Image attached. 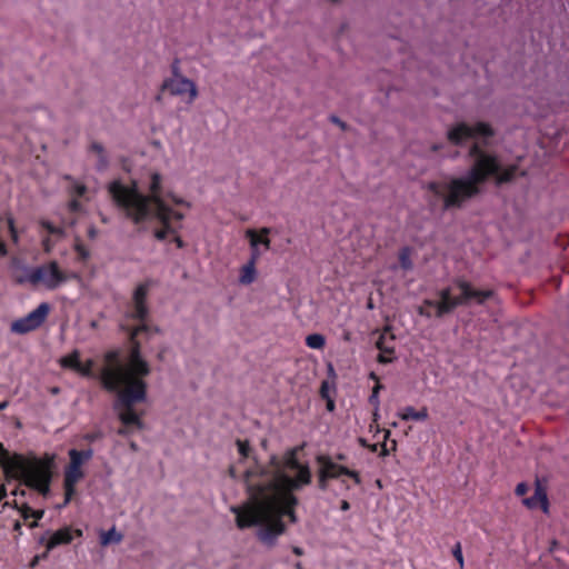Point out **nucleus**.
<instances>
[{"label": "nucleus", "instance_id": "obj_1", "mask_svg": "<svg viewBox=\"0 0 569 569\" xmlns=\"http://www.w3.org/2000/svg\"><path fill=\"white\" fill-rule=\"evenodd\" d=\"M298 451L299 448H291L281 458L271 456L268 466L247 470L249 501L243 507L231 508L238 528L259 526L257 537L267 547H273L286 532L284 516L297 522L293 507L298 499L292 491L311 482L310 468L298 461Z\"/></svg>", "mask_w": 569, "mask_h": 569}, {"label": "nucleus", "instance_id": "obj_2", "mask_svg": "<svg viewBox=\"0 0 569 569\" xmlns=\"http://www.w3.org/2000/svg\"><path fill=\"white\" fill-rule=\"evenodd\" d=\"M150 331V327L146 323L129 329L131 350L127 362L122 363L119 360L117 350L108 351L104 355L106 365L100 371V381L106 390L117 392L113 408L123 425L118 430L120 436H128L132 427L137 429L143 427L141 417L134 411L133 406L146 400L147 383L143 381V377L150 373V367L141 357V343L138 336L141 332L149 333Z\"/></svg>", "mask_w": 569, "mask_h": 569}, {"label": "nucleus", "instance_id": "obj_3", "mask_svg": "<svg viewBox=\"0 0 569 569\" xmlns=\"http://www.w3.org/2000/svg\"><path fill=\"white\" fill-rule=\"evenodd\" d=\"M469 157L473 162L466 176L427 184V190L442 201L443 210L462 208L467 201L480 193V186L491 176L496 178L498 186L510 182L518 169L516 164L501 168L498 157L481 150L478 143L470 147Z\"/></svg>", "mask_w": 569, "mask_h": 569}, {"label": "nucleus", "instance_id": "obj_4", "mask_svg": "<svg viewBox=\"0 0 569 569\" xmlns=\"http://www.w3.org/2000/svg\"><path fill=\"white\" fill-rule=\"evenodd\" d=\"M161 174L153 172L150 177L149 196L139 192L136 184L126 186L120 181H112L109 184V192L116 204L134 224L152 218L166 221L169 207L161 198Z\"/></svg>", "mask_w": 569, "mask_h": 569}, {"label": "nucleus", "instance_id": "obj_5", "mask_svg": "<svg viewBox=\"0 0 569 569\" xmlns=\"http://www.w3.org/2000/svg\"><path fill=\"white\" fill-rule=\"evenodd\" d=\"M0 466L7 478L21 480L27 487L36 489L42 496L50 491L51 462L36 457L28 459L21 455L9 457L8 450L0 443Z\"/></svg>", "mask_w": 569, "mask_h": 569}, {"label": "nucleus", "instance_id": "obj_6", "mask_svg": "<svg viewBox=\"0 0 569 569\" xmlns=\"http://www.w3.org/2000/svg\"><path fill=\"white\" fill-rule=\"evenodd\" d=\"M452 287H447L438 292L439 300L426 299L423 306L435 309L432 313L437 318L451 313L460 306L471 303L482 306L488 299L496 296L491 289H477L463 278H456Z\"/></svg>", "mask_w": 569, "mask_h": 569}, {"label": "nucleus", "instance_id": "obj_7", "mask_svg": "<svg viewBox=\"0 0 569 569\" xmlns=\"http://www.w3.org/2000/svg\"><path fill=\"white\" fill-rule=\"evenodd\" d=\"M70 462L64 469V501L62 506H67L76 491V485L80 481L84 473L81 470V466L89 461L93 457V450H77L70 449L69 452Z\"/></svg>", "mask_w": 569, "mask_h": 569}, {"label": "nucleus", "instance_id": "obj_8", "mask_svg": "<svg viewBox=\"0 0 569 569\" xmlns=\"http://www.w3.org/2000/svg\"><path fill=\"white\" fill-rule=\"evenodd\" d=\"M78 274L72 272L67 274L59 269L57 261L33 267V271L29 277V284L32 287L42 286L47 290H56L69 279H76Z\"/></svg>", "mask_w": 569, "mask_h": 569}, {"label": "nucleus", "instance_id": "obj_9", "mask_svg": "<svg viewBox=\"0 0 569 569\" xmlns=\"http://www.w3.org/2000/svg\"><path fill=\"white\" fill-rule=\"evenodd\" d=\"M493 129L487 122H476L468 124L466 122H458L447 131V139L455 146H460L478 136L492 137Z\"/></svg>", "mask_w": 569, "mask_h": 569}, {"label": "nucleus", "instance_id": "obj_10", "mask_svg": "<svg viewBox=\"0 0 569 569\" xmlns=\"http://www.w3.org/2000/svg\"><path fill=\"white\" fill-rule=\"evenodd\" d=\"M50 310L51 307L48 302H41L27 316L13 321L11 323V331L19 335H26L40 328L48 318Z\"/></svg>", "mask_w": 569, "mask_h": 569}, {"label": "nucleus", "instance_id": "obj_11", "mask_svg": "<svg viewBox=\"0 0 569 569\" xmlns=\"http://www.w3.org/2000/svg\"><path fill=\"white\" fill-rule=\"evenodd\" d=\"M162 91H168L171 96H188L189 104L198 98V89L194 81L184 76L170 77L166 79L161 86Z\"/></svg>", "mask_w": 569, "mask_h": 569}, {"label": "nucleus", "instance_id": "obj_12", "mask_svg": "<svg viewBox=\"0 0 569 569\" xmlns=\"http://www.w3.org/2000/svg\"><path fill=\"white\" fill-rule=\"evenodd\" d=\"M152 286L151 280L139 283L132 293V310L128 312V318L143 322L149 316L147 297Z\"/></svg>", "mask_w": 569, "mask_h": 569}, {"label": "nucleus", "instance_id": "obj_13", "mask_svg": "<svg viewBox=\"0 0 569 569\" xmlns=\"http://www.w3.org/2000/svg\"><path fill=\"white\" fill-rule=\"evenodd\" d=\"M317 462L326 475H329V479H340L346 476L351 478L356 485L361 483V478L358 471L351 470L345 466H341L332 460L329 456L320 455L317 457Z\"/></svg>", "mask_w": 569, "mask_h": 569}, {"label": "nucleus", "instance_id": "obj_14", "mask_svg": "<svg viewBox=\"0 0 569 569\" xmlns=\"http://www.w3.org/2000/svg\"><path fill=\"white\" fill-rule=\"evenodd\" d=\"M376 347L380 350L378 356V361L380 363H390L393 361L392 355L395 352V336L391 332L390 327L387 326L379 335V338L376 341Z\"/></svg>", "mask_w": 569, "mask_h": 569}, {"label": "nucleus", "instance_id": "obj_15", "mask_svg": "<svg viewBox=\"0 0 569 569\" xmlns=\"http://www.w3.org/2000/svg\"><path fill=\"white\" fill-rule=\"evenodd\" d=\"M522 503L529 509H536L538 506L541 507L543 512H548L549 502L546 489L541 486L540 481H536L535 493L531 497L525 498Z\"/></svg>", "mask_w": 569, "mask_h": 569}, {"label": "nucleus", "instance_id": "obj_16", "mask_svg": "<svg viewBox=\"0 0 569 569\" xmlns=\"http://www.w3.org/2000/svg\"><path fill=\"white\" fill-rule=\"evenodd\" d=\"M71 541H72V531H71V529L70 528L59 529L54 533H52V536L48 540V542H47V551L52 550L57 546L70 543ZM47 553L48 552L43 553L42 558H46Z\"/></svg>", "mask_w": 569, "mask_h": 569}, {"label": "nucleus", "instance_id": "obj_17", "mask_svg": "<svg viewBox=\"0 0 569 569\" xmlns=\"http://www.w3.org/2000/svg\"><path fill=\"white\" fill-rule=\"evenodd\" d=\"M398 416L405 421H408V420L423 421L428 418V410H427V408H422L421 410L416 411L413 407L408 406V407L403 408L398 413Z\"/></svg>", "mask_w": 569, "mask_h": 569}, {"label": "nucleus", "instance_id": "obj_18", "mask_svg": "<svg viewBox=\"0 0 569 569\" xmlns=\"http://www.w3.org/2000/svg\"><path fill=\"white\" fill-rule=\"evenodd\" d=\"M90 151L94 152L98 157V162L96 164L97 170H99V171L106 170L109 166V158L106 153L103 146L101 143L94 141L90 144Z\"/></svg>", "mask_w": 569, "mask_h": 569}, {"label": "nucleus", "instance_id": "obj_19", "mask_svg": "<svg viewBox=\"0 0 569 569\" xmlns=\"http://www.w3.org/2000/svg\"><path fill=\"white\" fill-rule=\"evenodd\" d=\"M257 278L256 264L247 262L240 270L239 282L241 284H251Z\"/></svg>", "mask_w": 569, "mask_h": 569}, {"label": "nucleus", "instance_id": "obj_20", "mask_svg": "<svg viewBox=\"0 0 569 569\" xmlns=\"http://www.w3.org/2000/svg\"><path fill=\"white\" fill-rule=\"evenodd\" d=\"M33 271V267L14 266L12 269V278L19 284L29 283V277Z\"/></svg>", "mask_w": 569, "mask_h": 569}, {"label": "nucleus", "instance_id": "obj_21", "mask_svg": "<svg viewBox=\"0 0 569 569\" xmlns=\"http://www.w3.org/2000/svg\"><path fill=\"white\" fill-rule=\"evenodd\" d=\"M80 362V352L78 350H73L71 353L61 358L60 360L62 367L70 368L74 371H77Z\"/></svg>", "mask_w": 569, "mask_h": 569}, {"label": "nucleus", "instance_id": "obj_22", "mask_svg": "<svg viewBox=\"0 0 569 569\" xmlns=\"http://www.w3.org/2000/svg\"><path fill=\"white\" fill-rule=\"evenodd\" d=\"M123 536L117 532L116 528L112 527L108 531H103L100 536V542L102 546H108L111 542L119 543L122 541Z\"/></svg>", "mask_w": 569, "mask_h": 569}, {"label": "nucleus", "instance_id": "obj_23", "mask_svg": "<svg viewBox=\"0 0 569 569\" xmlns=\"http://www.w3.org/2000/svg\"><path fill=\"white\" fill-rule=\"evenodd\" d=\"M270 233V229L269 228H261L260 229V237L257 234V232L253 230V229H248L246 231V237L249 239L250 241V247H259L260 243V239L263 238L264 236H268Z\"/></svg>", "mask_w": 569, "mask_h": 569}, {"label": "nucleus", "instance_id": "obj_24", "mask_svg": "<svg viewBox=\"0 0 569 569\" xmlns=\"http://www.w3.org/2000/svg\"><path fill=\"white\" fill-rule=\"evenodd\" d=\"M306 345L311 349H322L326 345V339L320 333H312L306 337Z\"/></svg>", "mask_w": 569, "mask_h": 569}, {"label": "nucleus", "instance_id": "obj_25", "mask_svg": "<svg viewBox=\"0 0 569 569\" xmlns=\"http://www.w3.org/2000/svg\"><path fill=\"white\" fill-rule=\"evenodd\" d=\"M170 212H171V208H169V211L166 217L167 218L166 221H160L163 224V228L154 231V237L160 241L164 240L167 238L168 233L173 232V229L171 228V226L169 223V213Z\"/></svg>", "mask_w": 569, "mask_h": 569}, {"label": "nucleus", "instance_id": "obj_26", "mask_svg": "<svg viewBox=\"0 0 569 569\" xmlns=\"http://www.w3.org/2000/svg\"><path fill=\"white\" fill-rule=\"evenodd\" d=\"M399 261L402 269L410 270L412 268V261L410 259V252L408 248L401 250L399 254Z\"/></svg>", "mask_w": 569, "mask_h": 569}, {"label": "nucleus", "instance_id": "obj_27", "mask_svg": "<svg viewBox=\"0 0 569 569\" xmlns=\"http://www.w3.org/2000/svg\"><path fill=\"white\" fill-rule=\"evenodd\" d=\"M74 251L80 260L86 261L90 258V250L80 241H76Z\"/></svg>", "mask_w": 569, "mask_h": 569}, {"label": "nucleus", "instance_id": "obj_28", "mask_svg": "<svg viewBox=\"0 0 569 569\" xmlns=\"http://www.w3.org/2000/svg\"><path fill=\"white\" fill-rule=\"evenodd\" d=\"M93 365L94 362L91 359L87 360L84 363L80 362L77 372L83 377H91Z\"/></svg>", "mask_w": 569, "mask_h": 569}, {"label": "nucleus", "instance_id": "obj_29", "mask_svg": "<svg viewBox=\"0 0 569 569\" xmlns=\"http://www.w3.org/2000/svg\"><path fill=\"white\" fill-rule=\"evenodd\" d=\"M236 445L238 447V451L241 455L242 458H247L250 452V445L248 440H240L238 439L236 441Z\"/></svg>", "mask_w": 569, "mask_h": 569}, {"label": "nucleus", "instance_id": "obj_30", "mask_svg": "<svg viewBox=\"0 0 569 569\" xmlns=\"http://www.w3.org/2000/svg\"><path fill=\"white\" fill-rule=\"evenodd\" d=\"M329 475H326L325 471L319 468L318 471V487L320 490L325 491L328 488Z\"/></svg>", "mask_w": 569, "mask_h": 569}, {"label": "nucleus", "instance_id": "obj_31", "mask_svg": "<svg viewBox=\"0 0 569 569\" xmlns=\"http://www.w3.org/2000/svg\"><path fill=\"white\" fill-rule=\"evenodd\" d=\"M452 556L458 561L460 569H462L463 565H465V561H463L462 548H461V543L460 542H457L453 546V548H452Z\"/></svg>", "mask_w": 569, "mask_h": 569}, {"label": "nucleus", "instance_id": "obj_32", "mask_svg": "<svg viewBox=\"0 0 569 569\" xmlns=\"http://www.w3.org/2000/svg\"><path fill=\"white\" fill-rule=\"evenodd\" d=\"M41 226L51 234H57V236H62L63 234V229L60 228V227H56L53 226L51 222L49 221H41Z\"/></svg>", "mask_w": 569, "mask_h": 569}, {"label": "nucleus", "instance_id": "obj_33", "mask_svg": "<svg viewBox=\"0 0 569 569\" xmlns=\"http://www.w3.org/2000/svg\"><path fill=\"white\" fill-rule=\"evenodd\" d=\"M7 221H8V227H9V231L11 234V239L14 243H17L18 242V232L14 227V220L12 217H9Z\"/></svg>", "mask_w": 569, "mask_h": 569}, {"label": "nucleus", "instance_id": "obj_34", "mask_svg": "<svg viewBox=\"0 0 569 569\" xmlns=\"http://www.w3.org/2000/svg\"><path fill=\"white\" fill-rule=\"evenodd\" d=\"M251 248V253H250V259L248 260V262H252L253 264L257 263V261L259 260V258L261 257V251L259 249V247H250Z\"/></svg>", "mask_w": 569, "mask_h": 569}, {"label": "nucleus", "instance_id": "obj_35", "mask_svg": "<svg viewBox=\"0 0 569 569\" xmlns=\"http://www.w3.org/2000/svg\"><path fill=\"white\" fill-rule=\"evenodd\" d=\"M43 515H44V511H43V510H33V509H32V510H31V516H32V518H34L36 520H34L32 523H30V527H31V528L37 527V526H38L37 520L41 519V518L43 517Z\"/></svg>", "mask_w": 569, "mask_h": 569}, {"label": "nucleus", "instance_id": "obj_36", "mask_svg": "<svg viewBox=\"0 0 569 569\" xmlns=\"http://www.w3.org/2000/svg\"><path fill=\"white\" fill-rule=\"evenodd\" d=\"M528 489L529 488H528L527 483L520 482L517 485L515 492L517 496L521 497L528 492Z\"/></svg>", "mask_w": 569, "mask_h": 569}, {"label": "nucleus", "instance_id": "obj_37", "mask_svg": "<svg viewBox=\"0 0 569 569\" xmlns=\"http://www.w3.org/2000/svg\"><path fill=\"white\" fill-rule=\"evenodd\" d=\"M330 121L335 124H337L341 130H347L348 126L346 122H343L340 118L337 116H330Z\"/></svg>", "mask_w": 569, "mask_h": 569}, {"label": "nucleus", "instance_id": "obj_38", "mask_svg": "<svg viewBox=\"0 0 569 569\" xmlns=\"http://www.w3.org/2000/svg\"><path fill=\"white\" fill-rule=\"evenodd\" d=\"M171 71H172V77H179V76H183L181 72H180V62L179 60H174L171 64Z\"/></svg>", "mask_w": 569, "mask_h": 569}, {"label": "nucleus", "instance_id": "obj_39", "mask_svg": "<svg viewBox=\"0 0 569 569\" xmlns=\"http://www.w3.org/2000/svg\"><path fill=\"white\" fill-rule=\"evenodd\" d=\"M31 510H32V508H31V507H29L28 505H26V503H24V505H22V507H21L20 511H21V515H22L23 519H26V520H27V519H29V518H31V517H32V516H31Z\"/></svg>", "mask_w": 569, "mask_h": 569}, {"label": "nucleus", "instance_id": "obj_40", "mask_svg": "<svg viewBox=\"0 0 569 569\" xmlns=\"http://www.w3.org/2000/svg\"><path fill=\"white\" fill-rule=\"evenodd\" d=\"M418 313L420 316H423V317H427V318H431L433 316L432 312L428 309V307H426L423 305L421 307H419Z\"/></svg>", "mask_w": 569, "mask_h": 569}, {"label": "nucleus", "instance_id": "obj_41", "mask_svg": "<svg viewBox=\"0 0 569 569\" xmlns=\"http://www.w3.org/2000/svg\"><path fill=\"white\" fill-rule=\"evenodd\" d=\"M381 388L380 385H377L373 390H372V395L370 396V402L371 403H378V392H379V389Z\"/></svg>", "mask_w": 569, "mask_h": 569}, {"label": "nucleus", "instance_id": "obj_42", "mask_svg": "<svg viewBox=\"0 0 569 569\" xmlns=\"http://www.w3.org/2000/svg\"><path fill=\"white\" fill-rule=\"evenodd\" d=\"M100 438H101V433H100V432L87 433V435L84 436V439H86L87 441H90V442H93V441H96V440H98V439H100Z\"/></svg>", "mask_w": 569, "mask_h": 569}, {"label": "nucleus", "instance_id": "obj_43", "mask_svg": "<svg viewBox=\"0 0 569 569\" xmlns=\"http://www.w3.org/2000/svg\"><path fill=\"white\" fill-rule=\"evenodd\" d=\"M87 188L84 184H80V183H77L74 186V193L78 196V197H81L84 194Z\"/></svg>", "mask_w": 569, "mask_h": 569}, {"label": "nucleus", "instance_id": "obj_44", "mask_svg": "<svg viewBox=\"0 0 569 569\" xmlns=\"http://www.w3.org/2000/svg\"><path fill=\"white\" fill-rule=\"evenodd\" d=\"M171 200L176 203V204H179V206H186V207H190V203L187 202L186 200H183L182 198H179L177 196H171Z\"/></svg>", "mask_w": 569, "mask_h": 569}, {"label": "nucleus", "instance_id": "obj_45", "mask_svg": "<svg viewBox=\"0 0 569 569\" xmlns=\"http://www.w3.org/2000/svg\"><path fill=\"white\" fill-rule=\"evenodd\" d=\"M97 236H98V230H97V228H96V227H93V226H90V227L88 228V237H89L90 239H96V238H97Z\"/></svg>", "mask_w": 569, "mask_h": 569}, {"label": "nucleus", "instance_id": "obj_46", "mask_svg": "<svg viewBox=\"0 0 569 569\" xmlns=\"http://www.w3.org/2000/svg\"><path fill=\"white\" fill-rule=\"evenodd\" d=\"M171 218H174V219H177V220H182V219L184 218V216H183V213L178 212V211H173V210L171 209V212L169 213V220H170Z\"/></svg>", "mask_w": 569, "mask_h": 569}, {"label": "nucleus", "instance_id": "obj_47", "mask_svg": "<svg viewBox=\"0 0 569 569\" xmlns=\"http://www.w3.org/2000/svg\"><path fill=\"white\" fill-rule=\"evenodd\" d=\"M42 246L46 252H49L52 248L51 241L49 238L43 239Z\"/></svg>", "mask_w": 569, "mask_h": 569}, {"label": "nucleus", "instance_id": "obj_48", "mask_svg": "<svg viewBox=\"0 0 569 569\" xmlns=\"http://www.w3.org/2000/svg\"><path fill=\"white\" fill-rule=\"evenodd\" d=\"M260 243L264 247L266 250L270 249V239L264 236L260 239Z\"/></svg>", "mask_w": 569, "mask_h": 569}, {"label": "nucleus", "instance_id": "obj_49", "mask_svg": "<svg viewBox=\"0 0 569 569\" xmlns=\"http://www.w3.org/2000/svg\"><path fill=\"white\" fill-rule=\"evenodd\" d=\"M7 254V247L3 241L0 240V257H3Z\"/></svg>", "mask_w": 569, "mask_h": 569}, {"label": "nucleus", "instance_id": "obj_50", "mask_svg": "<svg viewBox=\"0 0 569 569\" xmlns=\"http://www.w3.org/2000/svg\"><path fill=\"white\" fill-rule=\"evenodd\" d=\"M292 552L297 556H302L305 553L303 549L297 546L292 547Z\"/></svg>", "mask_w": 569, "mask_h": 569}, {"label": "nucleus", "instance_id": "obj_51", "mask_svg": "<svg viewBox=\"0 0 569 569\" xmlns=\"http://www.w3.org/2000/svg\"><path fill=\"white\" fill-rule=\"evenodd\" d=\"M350 509V503L347 500L341 501V510L347 511Z\"/></svg>", "mask_w": 569, "mask_h": 569}, {"label": "nucleus", "instance_id": "obj_52", "mask_svg": "<svg viewBox=\"0 0 569 569\" xmlns=\"http://www.w3.org/2000/svg\"><path fill=\"white\" fill-rule=\"evenodd\" d=\"M321 396H322L323 398H327V397H328V395H327V382H326V381H325V382L322 383V386H321Z\"/></svg>", "mask_w": 569, "mask_h": 569}, {"label": "nucleus", "instance_id": "obj_53", "mask_svg": "<svg viewBox=\"0 0 569 569\" xmlns=\"http://www.w3.org/2000/svg\"><path fill=\"white\" fill-rule=\"evenodd\" d=\"M174 242L177 244L178 248H183L184 243L182 241V239L180 237H176L174 238Z\"/></svg>", "mask_w": 569, "mask_h": 569}, {"label": "nucleus", "instance_id": "obj_54", "mask_svg": "<svg viewBox=\"0 0 569 569\" xmlns=\"http://www.w3.org/2000/svg\"><path fill=\"white\" fill-rule=\"evenodd\" d=\"M70 207H71L72 210H77L78 207H79V202L77 200H72L70 202Z\"/></svg>", "mask_w": 569, "mask_h": 569}, {"label": "nucleus", "instance_id": "obj_55", "mask_svg": "<svg viewBox=\"0 0 569 569\" xmlns=\"http://www.w3.org/2000/svg\"><path fill=\"white\" fill-rule=\"evenodd\" d=\"M327 408H328V410H329V411H332V410H333V408H335V403H333V401H332V400H328V402H327Z\"/></svg>", "mask_w": 569, "mask_h": 569}, {"label": "nucleus", "instance_id": "obj_56", "mask_svg": "<svg viewBox=\"0 0 569 569\" xmlns=\"http://www.w3.org/2000/svg\"><path fill=\"white\" fill-rule=\"evenodd\" d=\"M8 406H9V401H7V400L0 402V410L6 409Z\"/></svg>", "mask_w": 569, "mask_h": 569}, {"label": "nucleus", "instance_id": "obj_57", "mask_svg": "<svg viewBox=\"0 0 569 569\" xmlns=\"http://www.w3.org/2000/svg\"><path fill=\"white\" fill-rule=\"evenodd\" d=\"M336 459H337V460H339V461H343V460H346V455H343V453H338V455L336 456Z\"/></svg>", "mask_w": 569, "mask_h": 569}, {"label": "nucleus", "instance_id": "obj_58", "mask_svg": "<svg viewBox=\"0 0 569 569\" xmlns=\"http://www.w3.org/2000/svg\"><path fill=\"white\" fill-rule=\"evenodd\" d=\"M39 559H40V557H38V556L34 557L33 560L31 561L30 566L31 567H36V565L38 563Z\"/></svg>", "mask_w": 569, "mask_h": 569}, {"label": "nucleus", "instance_id": "obj_59", "mask_svg": "<svg viewBox=\"0 0 569 569\" xmlns=\"http://www.w3.org/2000/svg\"><path fill=\"white\" fill-rule=\"evenodd\" d=\"M341 485L346 488V489H350V486L347 483V481L345 479H341Z\"/></svg>", "mask_w": 569, "mask_h": 569}, {"label": "nucleus", "instance_id": "obj_60", "mask_svg": "<svg viewBox=\"0 0 569 569\" xmlns=\"http://www.w3.org/2000/svg\"><path fill=\"white\" fill-rule=\"evenodd\" d=\"M90 327L96 329L98 327V322L97 321H91L90 322Z\"/></svg>", "mask_w": 569, "mask_h": 569}, {"label": "nucleus", "instance_id": "obj_61", "mask_svg": "<svg viewBox=\"0 0 569 569\" xmlns=\"http://www.w3.org/2000/svg\"><path fill=\"white\" fill-rule=\"evenodd\" d=\"M295 568H296V569H303V567H302V563H301V562H297V563L295 565Z\"/></svg>", "mask_w": 569, "mask_h": 569}, {"label": "nucleus", "instance_id": "obj_62", "mask_svg": "<svg viewBox=\"0 0 569 569\" xmlns=\"http://www.w3.org/2000/svg\"><path fill=\"white\" fill-rule=\"evenodd\" d=\"M130 448H131L132 450H134V451L138 449V447H137L136 442H131V443H130Z\"/></svg>", "mask_w": 569, "mask_h": 569}, {"label": "nucleus", "instance_id": "obj_63", "mask_svg": "<svg viewBox=\"0 0 569 569\" xmlns=\"http://www.w3.org/2000/svg\"><path fill=\"white\" fill-rule=\"evenodd\" d=\"M20 528H21L20 522H16V523H14V530H19Z\"/></svg>", "mask_w": 569, "mask_h": 569}, {"label": "nucleus", "instance_id": "obj_64", "mask_svg": "<svg viewBox=\"0 0 569 569\" xmlns=\"http://www.w3.org/2000/svg\"><path fill=\"white\" fill-rule=\"evenodd\" d=\"M388 453L387 449H386V446H383V449H382V455L386 456Z\"/></svg>", "mask_w": 569, "mask_h": 569}]
</instances>
